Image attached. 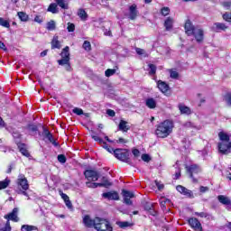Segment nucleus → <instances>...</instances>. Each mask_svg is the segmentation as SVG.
Listing matches in <instances>:
<instances>
[{
	"label": "nucleus",
	"mask_w": 231,
	"mask_h": 231,
	"mask_svg": "<svg viewBox=\"0 0 231 231\" xmlns=\"http://www.w3.org/2000/svg\"><path fill=\"white\" fill-rule=\"evenodd\" d=\"M176 190L178 192H180V194H182L183 196H186V198H194V193L192 192V190L185 188L182 185H178L176 187Z\"/></svg>",
	"instance_id": "nucleus-17"
},
{
	"label": "nucleus",
	"mask_w": 231,
	"mask_h": 231,
	"mask_svg": "<svg viewBox=\"0 0 231 231\" xmlns=\"http://www.w3.org/2000/svg\"><path fill=\"white\" fill-rule=\"evenodd\" d=\"M67 30L69 33L75 32V23H68Z\"/></svg>",
	"instance_id": "nucleus-52"
},
{
	"label": "nucleus",
	"mask_w": 231,
	"mask_h": 231,
	"mask_svg": "<svg viewBox=\"0 0 231 231\" xmlns=\"http://www.w3.org/2000/svg\"><path fill=\"white\" fill-rule=\"evenodd\" d=\"M169 73L171 79H174L175 80H178L180 79V73H178V71L174 70L173 69H170Z\"/></svg>",
	"instance_id": "nucleus-37"
},
{
	"label": "nucleus",
	"mask_w": 231,
	"mask_h": 231,
	"mask_svg": "<svg viewBox=\"0 0 231 231\" xmlns=\"http://www.w3.org/2000/svg\"><path fill=\"white\" fill-rule=\"evenodd\" d=\"M152 208L153 206L151 203L146 202L144 204V210H146L147 212H151V210H152Z\"/></svg>",
	"instance_id": "nucleus-54"
},
{
	"label": "nucleus",
	"mask_w": 231,
	"mask_h": 231,
	"mask_svg": "<svg viewBox=\"0 0 231 231\" xmlns=\"http://www.w3.org/2000/svg\"><path fill=\"white\" fill-rule=\"evenodd\" d=\"M60 60H58L59 66H65L66 71H69L71 69V63L69 62V47L66 46L62 49L60 52Z\"/></svg>",
	"instance_id": "nucleus-4"
},
{
	"label": "nucleus",
	"mask_w": 231,
	"mask_h": 231,
	"mask_svg": "<svg viewBox=\"0 0 231 231\" xmlns=\"http://www.w3.org/2000/svg\"><path fill=\"white\" fill-rule=\"evenodd\" d=\"M195 216H198V217H208V213H206V212H195Z\"/></svg>",
	"instance_id": "nucleus-53"
},
{
	"label": "nucleus",
	"mask_w": 231,
	"mask_h": 231,
	"mask_svg": "<svg viewBox=\"0 0 231 231\" xmlns=\"http://www.w3.org/2000/svg\"><path fill=\"white\" fill-rule=\"evenodd\" d=\"M122 194L124 198V203L125 205H133L132 198H134V193L127 190V189H122Z\"/></svg>",
	"instance_id": "nucleus-15"
},
{
	"label": "nucleus",
	"mask_w": 231,
	"mask_h": 231,
	"mask_svg": "<svg viewBox=\"0 0 231 231\" xmlns=\"http://www.w3.org/2000/svg\"><path fill=\"white\" fill-rule=\"evenodd\" d=\"M102 198L108 199V201H118V199H120V195L118 194V191L112 190L103 193Z\"/></svg>",
	"instance_id": "nucleus-12"
},
{
	"label": "nucleus",
	"mask_w": 231,
	"mask_h": 231,
	"mask_svg": "<svg viewBox=\"0 0 231 231\" xmlns=\"http://www.w3.org/2000/svg\"><path fill=\"white\" fill-rule=\"evenodd\" d=\"M220 142L217 143L218 152L220 154L228 155L231 152L230 135L225 132L218 133Z\"/></svg>",
	"instance_id": "nucleus-3"
},
{
	"label": "nucleus",
	"mask_w": 231,
	"mask_h": 231,
	"mask_svg": "<svg viewBox=\"0 0 231 231\" xmlns=\"http://www.w3.org/2000/svg\"><path fill=\"white\" fill-rule=\"evenodd\" d=\"M92 134H91V138L92 140H94L95 142H98V143H100V145H102L103 143V149H106V151H107L111 146L109 144H107V143L106 141H104V139L98 137L97 134V133L95 131H91Z\"/></svg>",
	"instance_id": "nucleus-19"
},
{
	"label": "nucleus",
	"mask_w": 231,
	"mask_h": 231,
	"mask_svg": "<svg viewBox=\"0 0 231 231\" xmlns=\"http://www.w3.org/2000/svg\"><path fill=\"white\" fill-rule=\"evenodd\" d=\"M47 30H49V32H53V30H55L57 28L56 24H55V21L51 20L50 22L47 23Z\"/></svg>",
	"instance_id": "nucleus-39"
},
{
	"label": "nucleus",
	"mask_w": 231,
	"mask_h": 231,
	"mask_svg": "<svg viewBox=\"0 0 231 231\" xmlns=\"http://www.w3.org/2000/svg\"><path fill=\"white\" fill-rule=\"evenodd\" d=\"M120 228H127V226H134V224L129 223L128 221H122L117 223Z\"/></svg>",
	"instance_id": "nucleus-40"
},
{
	"label": "nucleus",
	"mask_w": 231,
	"mask_h": 231,
	"mask_svg": "<svg viewBox=\"0 0 231 231\" xmlns=\"http://www.w3.org/2000/svg\"><path fill=\"white\" fill-rule=\"evenodd\" d=\"M67 161H68V159L66 158V155H64V154H59L58 155V162L60 163L64 164V163H66Z\"/></svg>",
	"instance_id": "nucleus-47"
},
{
	"label": "nucleus",
	"mask_w": 231,
	"mask_h": 231,
	"mask_svg": "<svg viewBox=\"0 0 231 231\" xmlns=\"http://www.w3.org/2000/svg\"><path fill=\"white\" fill-rule=\"evenodd\" d=\"M211 32L214 33H221V32H226L228 26L223 23H215L210 28Z\"/></svg>",
	"instance_id": "nucleus-13"
},
{
	"label": "nucleus",
	"mask_w": 231,
	"mask_h": 231,
	"mask_svg": "<svg viewBox=\"0 0 231 231\" xmlns=\"http://www.w3.org/2000/svg\"><path fill=\"white\" fill-rule=\"evenodd\" d=\"M102 181L103 182H99V187H104L105 189H109V187H111L113 185V182L109 181V180L107 179V177H102Z\"/></svg>",
	"instance_id": "nucleus-30"
},
{
	"label": "nucleus",
	"mask_w": 231,
	"mask_h": 231,
	"mask_svg": "<svg viewBox=\"0 0 231 231\" xmlns=\"http://www.w3.org/2000/svg\"><path fill=\"white\" fill-rule=\"evenodd\" d=\"M102 185L103 184H99V182H93V180H88L86 182V187H88V189H97V187Z\"/></svg>",
	"instance_id": "nucleus-34"
},
{
	"label": "nucleus",
	"mask_w": 231,
	"mask_h": 231,
	"mask_svg": "<svg viewBox=\"0 0 231 231\" xmlns=\"http://www.w3.org/2000/svg\"><path fill=\"white\" fill-rule=\"evenodd\" d=\"M19 212V208H14L11 213L5 215V219L14 221V223H17L19 221V217H17V213Z\"/></svg>",
	"instance_id": "nucleus-20"
},
{
	"label": "nucleus",
	"mask_w": 231,
	"mask_h": 231,
	"mask_svg": "<svg viewBox=\"0 0 231 231\" xmlns=\"http://www.w3.org/2000/svg\"><path fill=\"white\" fill-rule=\"evenodd\" d=\"M25 129H27L29 133H33L34 134H37V133H39V126L33 124L27 125Z\"/></svg>",
	"instance_id": "nucleus-29"
},
{
	"label": "nucleus",
	"mask_w": 231,
	"mask_h": 231,
	"mask_svg": "<svg viewBox=\"0 0 231 231\" xmlns=\"http://www.w3.org/2000/svg\"><path fill=\"white\" fill-rule=\"evenodd\" d=\"M217 200L219 203L222 205H226V207L230 206L231 207V200L230 198L225 196V195H218L217 196Z\"/></svg>",
	"instance_id": "nucleus-25"
},
{
	"label": "nucleus",
	"mask_w": 231,
	"mask_h": 231,
	"mask_svg": "<svg viewBox=\"0 0 231 231\" xmlns=\"http://www.w3.org/2000/svg\"><path fill=\"white\" fill-rule=\"evenodd\" d=\"M145 106H148L149 109H156V100L152 97H149L145 100Z\"/></svg>",
	"instance_id": "nucleus-28"
},
{
	"label": "nucleus",
	"mask_w": 231,
	"mask_h": 231,
	"mask_svg": "<svg viewBox=\"0 0 231 231\" xmlns=\"http://www.w3.org/2000/svg\"><path fill=\"white\" fill-rule=\"evenodd\" d=\"M17 15L23 23H28L30 21V16L24 12H18Z\"/></svg>",
	"instance_id": "nucleus-31"
},
{
	"label": "nucleus",
	"mask_w": 231,
	"mask_h": 231,
	"mask_svg": "<svg viewBox=\"0 0 231 231\" xmlns=\"http://www.w3.org/2000/svg\"><path fill=\"white\" fill-rule=\"evenodd\" d=\"M179 111L180 112V115H190L192 111L190 110V107L185 106L184 104L180 103L178 105Z\"/></svg>",
	"instance_id": "nucleus-26"
},
{
	"label": "nucleus",
	"mask_w": 231,
	"mask_h": 231,
	"mask_svg": "<svg viewBox=\"0 0 231 231\" xmlns=\"http://www.w3.org/2000/svg\"><path fill=\"white\" fill-rule=\"evenodd\" d=\"M0 26H3L4 28H10V22L0 17Z\"/></svg>",
	"instance_id": "nucleus-42"
},
{
	"label": "nucleus",
	"mask_w": 231,
	"mask_h": 231,
	"mask_svg": "<svg viewBox=\"0 0 231 231\" xmlns=\"http://www.w3.org/2000/svg\"><path fill=\"white\" fill-rule=\"evenodd\" d=\"M132 152H133V154H134V156L135 158H138V156H140V150H138V149H136V148L133 149V150H132Z\"/></svg>",
	"instance_id": "nucleus-61"
},
{
	"label": "nucleus",
	"mask_w": 231,
	"mask_h": 231,
	"mask_svg": "<svg viewBox=\"0 0 231 231\" xmlns=\"http://www.w3.org/2000/svg\"><path fill=\"white\" fill-rule=\"evenodd\" d=\"M181 178V169H179V171L173 175V180H180Z\"/></svg>",
	"instance_id": "nucleus-58"
},
{
	"label": "nucleus",
	"mask_w": 231,
	"mask_h": 231,
	"mask_svg": "<svg viewBox=\"0 0 231 231\" xmlns=\"http://www.w3.org/2000/svg\"><path fill=\"white\" fill-rule=\"evenodd\" d=\"M173 24H174V18L171 16L167 17L166 20L164 21V28L166 32H171V30H172Z\"/></svg>",
	"instance_id": "nucleus-24"
},
{
	"label": "nucleus",
	"mask_w": 231,
	"mask_h": 231,
	"mask_svg": "<svg viewBox=\"0 0 231 231\" xmlns=\"http://www.w3.org/2000/svg\"><path fill=\"white\" fill-rule=\"evenodd\" d=\"M119 131H122L123 133H127L131 129V126L127 125V121L120 120L118 125Z\"/></svg>",
	"instance_id": "nucleus-27"
},
{
	"label": "nucleus",
	"mask_w": 231,
	"mask_h": 231,
	"mask_svg": "<svg viewBox=\"0 0 231 231\" xmlns=\"http://www.w3.org/2000/svg\"><path fill=\"white\" fill-rule=\"evenodd\" d=\"M83 225H85L87 228H95V226L97 225V218L92 219L89 215H85L83 217Z\"/></svg>",
	"instance_id": "nucleus-18"
},
{
	"label": "nucleus",
	"mask_w": 231,
	"mask_h": 231,
	"mask_svg": "<svg viewBox=\"0 0 231 231\" xmlns=\"http://www.w3.org/2000/svg\"><path fill=\"white\" fill-rule=\"evenodd\" d=\"M83 49L86 51H91V42H89L88 41H85L83 42Z\"/></svg>",
	"instance_id": "nucleus-46"
},
{
	"label": "nucleus",
	"mask_w": 231,
	"mask_h": 231,
	"mask_svg": "<svg viewBox=\"0 0 231 231\" xmlns=\"http://www.w3.org/2000/svg\"><path fill=\"white\" fill-rule=\"evenodd\" d=\"M16 184L21 187L20 190H28L30 189V184L28 183V179L24 176V174H20L16 180Z\"/></svg>",
	"instance_id": "nucleus-10"
},
{
	"label": "nucleus",
	"mask_w": 231,
	"mask_h": 231,
	"mask_svg": "<svg viewBox=\"0 0 231 231\" xmlns=\"http://www.w3.org/2000/svg\"><path fill=\"white\" fill-rule=\"evenodd\" d=\"M51 50H60L62 48V44H60V41H59V36L54 35L51 42Z\"/></svg>",
	"instance_id": "nucleus-22"
},
{
	"label": "nucleus",
	"mask_w": 231,
	"mask_h": 231,
	"mask_svg": "<svg viewBox=\"0 0 231 231\" xmlns=\"http://www.w3.org/2000/svg\"><path fill=\"white\" fill-rule=\"evenodd\" d=\"M222 6H224V8H226V10H230L231 2H223Z\"/></svg>",
	"instance_id": "nucleus-60"
},
{
	"label": "nucleus",
	"mask_w": 231,
	"mask_h": 231,
	"mask_svg": "<svg viewBox=\"0 0 231 231\" xmlns=\"http://www.w3.org/2000/svg\"><path fill=\"white\" fill-rule=\"evenodd\" d=\"M72 113L78 115V116H80L84 115V110H82V108L75 107L74 109H72Z\"/></svg>",
	"instance_id": "nucleus-48"
},
{
	"label": "nucleus",
	"mask_w": 231,
	"mask_h": 231,
	"mask_svg": "<svg viewBox=\"0 0 231 231\" xmlns=\"http://www.w3.org/2000/svg\"><path fill=\"white\" fill-rule=\"evenodd\" d=\"M84 176L88 181H98V178H100L98 171L95 170H86L84 171Z\"/></svg>",
	"instance_id": "nucleus-9"
},
{
	"label": "nucleus",
	"mask_w": 231,
	"mask_h": 231,
	"mask_svg": "<svg viewBox=\"0 0 231 231\" xmlns=\"http://www.w3.org/2000/svg\"><path fill=\"white\" fill-rule=\"evenodd\" d=\"M225 98H226V102L227 106H229L231 107V92H227L225 95Z\"/></svg>",
	"instance_id": "nucleus-51"
},
{
	"label": "nucleus",
	"mask_w": 231,
	"mask_h": 231,
	"mask_svg": "<svg viewBox=\"0 0 231 231\" xmlns=\"http://www.w3.org/2000/svg\"><path fill=\"white\" fill-rule=\"evenodd\" d=\"M42 130H43V135L45 136V138H47V140H49V142L51 143H52V145H54V147L60 146V144L59 143H57V141H55V139H53V134L50 133V130L48 128H46L45 126H42Z\"/></svg>",
	"instance_id": "nucleus-14"
},
{
	"label": "nucleus",
	"mask_w": 231,
	"mask_h": 231,
	"mask_svg": "<svg viewBox=\"0 0 231 231\" xmlns=\"http://www.w3.org/2000/svg\"><path fill=\"white\" fill-rule=\"evenodd\" d=\"M55 2L60 8H62V10H68V8H69L68 4H66V0H55Z\"/></svg>",
	"instance_id": "nucleus-35"
},
{
	"label": "nucleus",
	"mask_w": 231,
	"mask_h": 231,
	"mask_svg": "<svg viewBox=\"0 0 231 231\" xmlns=\"http://www.w3.org/2000/svg\"><path fill=\"white\" fill-rule=\"evenodd\" d=\"M57 6H59V5L51 3L48 7L47 12H51V14H59V8Z\"/></svg>",
	"instance_id": "nucleus-33"
},
{
	"label": "nucleus",
	"mask_w": 231,
	"mask_h": 231,
	"mask_svg": "<svg viewBox=\"0 0 231 231\" xmlns=\"http://www.w3.org/2000/svg\"><path fill=\"white\" fill-rule=\"evenodd\" d=\"M78 16L81 21H88V13L83 8L78 10Z\"/></svg>",
	"instance_id": "nucleus-32"
},
{
	"label": "nucleus",
	"mask_w": 231,
	"mask_h": 231,
	"mask_svg": "<svg viewBox=\"0 0 231 231\" xmlns=\"http://www.w3.org/2000/svg\"><path fill=\"white\" fill-rule=\"evenodd\" d=\"M9 185H10V179H5V180H1L0 181V190L7 189V187Z\"/></svg>",
	"instance_id": "nucleus-38"
},
{
	"label": "nucleus",
	"mask_w": 231,
	"mask_h": 231,
	"mask_svg": "<svg viewBox=\"0 0 231 231\" xmlns=\"http://www.w3.org/2000/svg\"><path fill=\"white\" fill-rule=\"evenodd\" d=\"M114 156L116 160H119V162H123L128 165H133V162L129 157V149L116 148L114 152Z\"/></svg>",
	"instance_id": "nucleus-5"
},
{
	"label": "nucleus",
	"mask_w": 231,
	"mask_h": 231,
	"mask_svg": "<svg viewBox=\"0 0 231 231\" xmlns=\"http://www.w3.org/2000/svg\"><path fill=\"white\" fill-rule=\"evenodd\" d=\"M222 19L226 21V23H231V14L230 13H225L222 15Z\"/></svg>",
	"instance_id": "nucleus-49"
},
{
	"label": "nucleus",
	"mask_w": 231,
	"mask_h": 231,
	"mask_svg": "<svg viewBox=\"0 0 231 231\" xmlns=\"http://www.w3.org/2000/svg\"><path fill=\"white\" fill-rule=\"evenodd\" d=\"M184 30L188 37L193 36L197 42H203V39H205V32H203V29L194 26L190 19L186 20L184 23Z\"/></svg>",
	"instance_id": "nucleus-2"
},
{
	"label": "nucleus",
	"mask_w": 231,
	"mask_h": 231,
	"mask_svg": "<svg viewBox=\"0 0 231 231\" xmlns=\"http://www.w3.org/2000/svg\"><path fill=\"white\" fill-rule=\"evenodd\" d=\"M16 145H17V148L19 150V152H21V154L23 156H25V158H30V156H32L30 154V152L28 151L26 143H21V142H16Z\"/></svg>",
	"instance_id": "nucleus-16"
},
{
	"label": "nucleus",
	"mask_w": 231,
	"mask_h": 231,
	"mask_svg": "<svg viewBox=\"0 0 231 231\" xmlns=\"http://www.w3.org/2000/svg\"><path fill=\"white\" fill-rule=\"evenodd\" d=\"M138 17V5L136 4H134L129 6V19L131 21H134Z\"/></svg>",
	"instance_id": "nucleus-21"
},
{
	"label": "nucleus",
	"mask_w": 231,
	"mask_h": 231,
	"mask_svg": "<svg viewBox=\"0 0 231 231\" xmlns=\"http://www.w3.org/2000/svg\"><path fill=\"white\" fill-rule=\"evenodd\" d=\"M106 115L114 118V116H116V112H115L113 109H106Z\"/></svg>",
	"instance_id": "nucleus-56"
},
{
	"label": "nucleus",
	"mask_w": 231,
	"mask_h": 231,
	"mask_svg": "<svg viewBox=\"0 0 231 231\" xmlns=\"http://www.w3.org/2000/svg\"><path fill=\"white\" fill-rule=\"evenodd\" d=\"M34 22L38 23V24H42V22H43L42 17L41 15H36L34 17Z\"/></svg>",
	"instance_id": "nucleus-57"
},
{
	"label": "nucleus",
	"mask_w": 231,
	"mask_h": 231,
	"mask_svg": "<svg viewBox=\"0 0 231 231\" xmlns=\"http://www.w3.org/2000/svg\"><path fill=\"white\" fill-rule=\"evenodd\" d=\"M185 169L190 180H192V183H199V180L194 177V174H199V172H201V168H199V165L191 164L189 166H186Z\"/></svg>",
	"instance_id": "nucleus-7"
},
{
	"label": "nucleus",
	"mask_w": 231,
	"mask_h": 231,
	"mask_svg": "<svg viewBox=\"0 0 231 231\" xmlns=\"http://www.w3.org/2000/svg\"><path fill=\"white\" fill-rule=\"evenodd\" d=\"M154 183H155L158 190L162 191L165 189V185L163 183H162V181L155 180Z\"/></svg>",
	"instance_id": "nucleus-50"
},
{
	"label": "nucleus",
	"mask_w": 231,
	"mask_h": 231,
	"mask_svg": "<svg viewBox=\"0 0 231 231\" xmlns=\"http://www.w3.org/2000/svg\"><path fill=\"white\" fill-rule=\"evenodd\" d=\"M157 88L165 97H171V87L167 82L159 79L157 81Z\"/></svg>",
	"instance_id": "nucleus-8"
},
{
	"label": "nucleus",
	"mask_w": 231,
	"mask_h": 231,
	"mask_svg": "<svg viewBox=\"0 0 231 231\" xmlns=\"http://www.w3.org/2000/svg\"><path fill=\"white\" fill-rule=\"evenodd\" d=\"M97 231H113L111 222L106 218L96 217V225L94 227Z\"/></svg>",
	"instance_id": "nucleus-6"
},
{
	"label": "nucleus",
	"mask_w": 231,
	"mask_h": 231,
	"mask_svg": "<svg viewBox=\"0 0 231 231\" xmlns=\"http://www.w3.org/2000/svg\"><path fill=\"white\" fill-rule=\"evenodd\" d=\"M115 73H116V69H107L105 71L106 77H113V75H115Z\"/></svg>",
	"instance_id": "nucleus-45"
},
{
	"label": "nucleus",
	"mask_w": 231,
	"mask_h": 231,
	"mask_svg": "<svg viewBox=\"0 0 231 231\" xmlns=\"http://www.w3.org/2000/svg\"><path fill=\"white\" fill-rule=\"evenodd\" d=\"M142 161L149 162L151 161V156L149 154H147V153H143L142 155Z\"/></svg>",
	"instance_id": "nucleus-55"
},
{
	"label": "nucleus",
	"mask_w": 231,
	"mask_h": 231,
	"mask_svg": "<svg viewBox=\"0 0 231 231\" xmlns=\"http://www.w3.org/2000/svg\"><path fill=\"white\" fill-rule=\"evenodd\" d=\"M209 189L208 187L207 186H200L199 187V191L202 193V194H205V192H208Z\"/></svg>",
	"instance_id": "nucleus-59"
},
{
	"label": "nucleus",
	"mask_w": 231,
	"mask_h": 231,
	"mask_svg": "<svg viewBox=\"0 0 231 231\" xmlns=\"http://www.w3.org/2000/svg\"><path fill=\"white\" fill-rule=\"evenodd\" d=\"M4 228H5V230L12 231V226H10V220L6 221Z\"/></svg>",
	"instance_id": "nucleus-64"
},
{
	"label": "nucleus",
	"mask_w": 231,
	"mask_h": 231,
	"mask_svg": "<svg viewBox=\"0 0 231 231\" xmlns=\"http://www.w3.org/2000/svg\"><path fill=\"white\" fill-rule=\"evenodd\" d=\"M188 225L193 229L198 231H203V226H201V222L196 217H189L188 219Z\"/></svg>",
	"instance_id": "nucleus-11"
},
{
	"label": "nucleus",
	"mask_w": 231,
	"mask_h": 231,
	"mask_svg": "<svg viewBox=\"0 0 231 231\" xmlns=\"http://www.w3.org/2000/svg\"><path fill=\"white\" fill-rule=\"evenodd\" d=\"M0 50H3L4 51H8V48H6V45L2 41H0Z\"/></svg>",
	"instance_id": "nucleus-62"
},
{
	"label": "nucleus",
	"mask_w": 231,
	"mask_h": 231,
	"mask_svg": "<svg viewBox=\"0 0 231 231\" xmlns=\"http://www.w3.org/2000/svg\"><path fill=\"white\" fill-rule=\"evenodd\" d=\"M148 68H150L149 75L151 77H152V75H156V69H157L156 65L150 63V64H148Z\"/></svg>",
	"instance_id": "nucleus-41"
},
{
	"label": "nucleus",
	"mask_w": 231,
	"mask_h": 231,
	"mask_svg": "<svg viewBox=\"0 0 231 231\" xmlns=\"http://www.w3.org/2000/svg\"><path fill=\"white\" fill-rule=\"evenodd\" d=\"M167 201H169V199H163L162 200H161L160 205H161V208L162 210H163V212H165V210H167Z\"/></svg>",
	"instance_id": "nucleus-44"
},
{
	"label": "nucleus",
	"mask_w": 231,
	"mask_h": 231,
	"mask_svg": "<svg viewBox=\"0 0 231 231\" xmlns=\"http://www.w3.org/2000/svg\"><path fill=\"white\" fill-rule=\"evenodd\" d=\"M38 230L37 226H30V225H23L21 227V231H33Z\"/></svg>",
	"instance_id": "nucleus-36"
},
{
	"label": "nucleus",
	"mask_w": 231,
	"mask_h": 231,
	"mask_svg": "<svg viewBox=\"0 0 231 231\" xmlns=\"http://www.w3.org/2000/svg\"><path fill=\"white\" fill-rule=\"evenodd\" d=\"M171 14V9L169 7H162L161 9V14L163 15V17H167Z\"/></svg>",
	"instance_id": "nucleus-43"
},
{
	"label": "nucleus",
	"mask_w": 231,
	"mask_h": 231,
	"mask_svg": "<svg viewBox=\"0 0 231 231\" xmlns=\"http://www.w3.org/2000/svg\"><path fill=\"white\" fill-rule=\"evenodd\" d=\"M60 196H61V199H63L68 208H73V204L71 203V200H69V197L66 193L60 191Z\"/></svg>",
	"instance_id": "nucleus-23"
},
{
	"label": "nucleus",
	"mask_w": 231,
	"mask_h": 231,
	"mask_svg": "<svg viewBox=\"0 0 231 231\" xmlns=\"http://www.w3.org/2000/svg\"><path fill=\"white\" fill-rule=\"evenodd\" d=\"M155 135L157 138H168V136L172 134V131L174 130V121L171 119H165L155 125Z\"/></svg>",
	"instance_id": "nucleus-1"
},
{
	"label": "nucleus",
	"mask_w": 231,
	"mask_h": 231,
	"mask_svg": "<svg viewBox=\"0 0 231 231\" xmlns=\"http://www.w3.org/2000/svg\"><path fill=\"white\" fill-rule=\"evenodd\" d=\"M135 51H136L137 55H143V53H145V51L141 48H135Z\"/></svg>",
	"instance_id": "nucleus-63"
}]
</instances>
